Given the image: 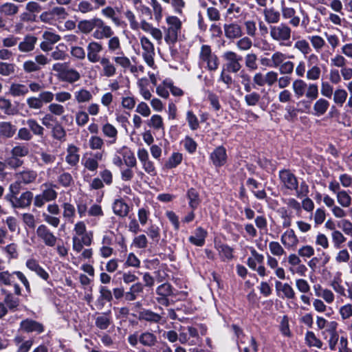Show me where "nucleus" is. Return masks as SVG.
Instances as JSON below:
<instances>
[{
	"instance_id": "1",
	"label": "nucleus",
	"mask_w": 352,
	"mask_h": 352,
	"mask_svg": "<svg viewBox=\"0 0 352 352\" xmlns=\"http://www.w3.org/2000/svg\"><path fill=\"white\" fill-rule=\"evenodd\" d=\"M299 10L302 16V20L300 22V18L297 15L296 10L285 4V1L280 3V13L283 19L288 21V24L293 28H297L301 24L303 27H307L309 23L308 14L300 6Z\"/></svg>"
},
{
	"instance_id": "2",
	"label": "nucleus",
	"mask_w": 352,
	"mask_h": 352,
	"mask_svg": "<svg viewBox=\"0 0 352 352\" xmlns=\"http://www.w3.org/2000/svg\"><path fill=\"white\" fill-rule=\"evenodd\" d=\"M220 62L217 55L212 52L209 45H202L198 57L199 67L206 69L209 72H215L218 69Z\"/></svg>"
},
{
	"instance_id": "3",
	"label": "nucleus",
	"mask_w": 352,
	"mask_h": 352,
	"mask_svg": "<svg viewBox=\"0 0 352 352\" xmlns=\"http://www.w3.org/2000/svg\"><path fill=\"white\" fill-rule=\"evenodd\" d=\"M292 89L297 98L305 96L310 102L317 99L319 96L318 86L317 84L307 83L302 79H296L293 81Z\"/></svg>"
},
{
	"instance_id": "4",
	"label": "nucleus",
	"mask_w": 352,
	"mask_h": 352,
	"mask_svg": "<svg viewBox=\"0 0 352 352\" xmlns=\"http://www.w3.org/2000/svg\"><path fill=\"white\" fill-rule=\"evenodd\" d=\"M166 25L162 27L165 42L170 45L175 44L178 39L182 29V21L175 16H168L166 18Z\"/></svg>"
},
{
	"instance_id": "5",
	"label": "nucleus",
	"mask_w": 352,
	"mask_h": 352,
	"mask_svg": "<svg viewBox=\"0 0 352 352\" xmlns=\"http://www.w3.org/2000/svg\"><path fill=\"white\" fill-rule=\"evenodd\" d=\"M270 35L272 40L279 43L280 45H291L292 28L285 23L270 25Z\"/></svg>"
},
{
	"instance_id": "6",
	"label": "nucleus",
	"mask_w": 352,
	"mask_h": 352,
	"mask_svg": "<svg viewBox=\"0 0 352 352\" xmlns=\"http://www.w3.org/2000/svg\"><path fill=\"white\" fill-rule=\"evenodd\" d=\"M246 248L250 252L246 265L250 269L256 272L260 276H267L266 268L264 266V255L258 253L253 246H247Z\"/></svg>"
},
{
	"instance_id": "7",
	"label": "nucleus",
	"mask_w": 352,
	"mask_h": 352,
	"mask_svg": "<svg viewBox=\"0 0 352 352\" xmlns=\"http://www.w3.org/2000/svg\"><path fill=\"white\" fill-rule=\"evenodd\" d=\"M56 184L44 183L41 185V193L35 196L34 205L37 208L43 207L46 202L56 200L58 192L55 190Z\"/></svg>"
},
{
	"instance_id": "8",
	"label": "nucleus",
	"mask_w": 352,
	"mask_h": 352,
	"mask_svg": "<svg viewBox=\"0 0 352 352\" xmlns=\"http://www.w3.org/2000/svg\"><path fill=\"white\" fill-rule=\"evenodd\" d=\"M67 16L66 10L63 7H54L51 10L43 12L40 16L41 21L50 25H55L57 22L62 21Z\"/></svg>"
},
{
	"instance_id": "9",
	"label": "nucleus",
	"mask_w": 352,
	"mask_h": 352,
	"mask_svg": "<svg viewBox=\"0 0 352 352\" xmlns=\"http://www.w3.org/2000/svg\"><path fill=\"white\" fill-rule=\"evenodd\" d=\"M222 58L225 60V69L232 74L239 72L242 68L243 57L236 52L228 50L223 52Z\"/></svg>"
},
{
	"instance_id": "10",
	"label": "nucleus",
	"mask_w": 352,
	"mask_h": 352,
	"mask_svg": "<svg viewBox=\"0 0 352 352\" xmlns=\"http://www.w3.org/2000/svg\"><path fill=\"white\" fill-rule=\"evenodd\" d=\"M140 43L142 50V56L150 67H153L155 65V47L153 43L145 36L140 37Z\"/></svg>"
},
{
	"instance_id": "11",
	"label": "nucleus",
	"mask_w": 352,
	"mask_h": 352,
	"mask_svg": "<svg viewBox=\"0 0 352 352\" xmlns=\"http://www.w3.org/2000/svg\"><path fill=\"white\" fill-rule=\"evenodd\" d=\"M114 34L112 28L107 25L102 19L98 17L95 30L91 34L93 38L97 41L111 37Z\"/></svg>"
},
{
	"instance_id": "12",
	"label": "nucleus",
	"mask_w": 352,
	"mask_h": 352,
	"mask_svg": "<svg viewBox=\"0 0 352 352\" xmlns=\"http://www.w3.org/2000/svg\"><path fill=\"white\" fill-rule=\"evenodd\" d=\"M38 238L47 247H54L58 238L45 224H41L36 230Z\"/></svg>"
},
{
	"instance_id": "13",
	"label": "nucleus",
	"mask_w": 352,
	"mask_h": 352,
	"mask_svg": "<svg viewBox=\"0 0 352 352\" xmlns=\"http://www.w3.org/2000/svg\"><path fill=\"white\" fill-rule=\"evenodd\" d=\"M278 177L283 188L288 190H297L298 182L296 177L288 169L279 170Z\"/></svg>"
},
{
	"instance_id": "14",
	"label": "nucleus",
	"mask_w": 352,
	"mask_h": 352,
	"mask_svg": "<svg viewBox=\"0 0 352 352\" xmlns=\"http://www.w3.org/2000/svg\"><path fill=\"white\" fill-rule=\"evenodd\" d=\"M137 156L142 164L144 170L151 176L157 174L156 168L153 162L150 160L148 151L144 148H139L137 151Z\"/></svg>"
},
{
	"instance_id": "15",
	"label": "nucleus",
	"mask_w": 352,
	"mask_h": 352,
	"mask_svg": "<svg viewBox=\"0 0 352 352\" xmlns=\"http://www.w3.org/2000/svg\"><path fill=\"white\" fill-rule=\"evenodd\" d=\"M87 58L91 63H98L102 57L101 53L104 50L102 44L98 41H91L87 45Z\"/></svg>"
},
{
	"instance_id": "16",
	"label": "nucleus",
	"mask_w": 352,
	"mask_h": 352,
	"mask_svg": "<svg viewBox=\"0 0 352 352\" xmlns=\"http://www.w3.org/2000/svg\"><path fill=\"white\" fill-rule=\"evenodd\" d=\"M209 158L216 168L223 166L226 164L228 159L226 148L223 146H217L210 153Z\"/></svg>"
},
{
	"instance_id": "17",
	"label": "nucleus",
	"mask_w": 352,
	"mask_h": 352,
	"mask_svg": "<svg viewBox=\"0 0 352 352\" xmlns=\"http://www.w3.org/2000/svg\"><path fill=\"white\" fill-rule=\"evenodd\" d=\"M280 241L286 249L294 250L299 243V239L292 229H287L280 237Z\"/></svg>"
},
{
	"instance_id": "18",
	"label": "nucleus",
	"mask_w": 352,
	"mask_h": 352,
	"mask_svg": "<svg viewBox=\"0 0 352 352\" xmlns=\"http://www.w3.org/2000/svg\"><path fill=\"white\" fill-rule=\"evenodd\" d=\"M223 31L225 36L229 40L239 38L243 34L241 26L236 22L225 23Z\"/></svg>"
},
{
	"instance_id": "19",
	"label": "nucleus",
	"mask_w": 352,
	"mask_h": 352,
	"mask_svg": "<svg viewBox=\"0 0 352 352\" xmlns=\"http://www.w3.org/2000/svg\"><path fill=\"white\" fill-rule=\"evenodd\" d=\"M20 328L26 333L35 332L36 333H41L44 331L43 325L32 319H25L20 322Z\"/></svg>"
},
{
	"instance_id": "20",
	"label": "nucleus",
	"mask_w": 352,
	"mask_h": 352,
	"mask_svg": "<svg viewBox=\"0 0 352 352\" xmlns=\"http://www.w3.org/2000/svg\"><path fill=\"white\" fill-rule=\"evenodd\" d=\"M33 193L30 191L23 192L19 197H16L10 201L14 208H24L30 206Z\"/></svg>"
},
{
	"instance_id": "21",
	"label": "nucleus",
	"mask_w": 352,
	"mask_h": 352,
	"mask_svg": "<svg viewBox=\"0 0 352 352\" xmlns=\"http://www.w3.org/2000/svg\"><path fill=\"white\" fill-rule=\"evenodd\" d=\"M338 323L336 321H331L329 324V329L326 330L327 335L326 338L331 350H335L339 340V336L336 331Z\"/></svg>"
},
{
	"instance_id": "22",
	"label": "nucleus",
	"mask_w": 352,
	"mask_h": 352,
	"mask_svg": "<svg viewBox=\"0 0 352 352\" xmlns=\"http://www.w3.org/2000/svg\"><path fill=\"white\" fill-rule=\"evenodd\" d=\"M313 104L312 115L316 117L324 116L330 107L329 102L324 98H318Z\"/></svg>"
},
{
	"instance_id": "23",
	"label": "nucleus",
	"mask_w": 352,
	"mask_h": 352,
	"mask_svg": "<svg viewBox=\"0 0 352 352\" xmlns=\"http://www.w3.org/2000/svg\"><path fill=\"white\" fill-rule=\"evenodd\" d=\"M25 266L32 272H35L42 279L45 280H47L49 279V274L39 265L37 260L34 258H28L26 261Z\"/></svg>"
},
{
	"instance_id": "24",
	"label": "nucleus",
	"mask_w": 352,
	"mask_h": 352,
	"mask_svg": "<svg viewBox=\"0 0 352 352\" xmlns=\"http://www.w3.org/2000/svg\"><path fill=\"white\" fill-rule=\"evenodd\" d=\"M79 148L74 144H69L65 156L66 162L71 166H76L80 160Z\"/></svg>"
},
{
	"instance_id": "25",
	"label": "nucleus",
	"mask_w": 352,
	"mask_h": 352,
	"mask_svg": "<svg viewBox=\"0 0 352 352\" xmlns=\"http://www.w3.org/2000/svg\"><path fill=\"white\" fill-rule=\"evenodd\" d=\"M122 158L125 165L129 168H133L137 165V160L134 153L127 147L123 146L117 151Z\"/></svg>"
},
{
	"instance_id": "26",
	"label": "nucleus",
	"mask_w": 352,
	"mask_h": 352,
	"mask_svg": "<svg viewBox=\"0 0 352 352\" xmlns=\"http://www.w3.org/2000/svg\"><path fill=\"white\" fill-rule=\"evenodd\" d=\"M97 19L98 17H93L89 19H82L78 21L77 24L78 31L84 34H92L95 30Z\"/></svg>"
},
{
	"instance_id": "27",
	"label": "nucleus",
	"mask_w": 352,
	"mask_h": 352,
	"mask_svg": "<svg viewBox=\"0 0 352 352\" xmlns=\"http://www.w3.org/2000/svg\"><path fill=\"white\" fill-rule=\"evenodd\" d=\"M37 42V38L32 34L26 35L18 45V49L21 52H30L34 50Z\"/></svg>"
},
{
	"instance_id": "28",
	"label": "nucleus",
	"mask_w": 352,
	"mask_h": 352,
	"mask_svg": "<svg viewBox=\"0 0 352 352\" xmlns=\"http://www.w3.org/2000/svg\"><path fill=\"white\" fill-rule=\"evenodd\" d=\"M100 296L96 301L97 309H102L106 302H111L113 299L111 292L105 286H101L99 289Z\"/></svg>"
},
{
	"instance_id": "29",
	"label": "nucleus",
	"mask_w": 352,
	"mask_h": 352,
	"mask_svg": "<svg viewBox=\"0 0 352 352\" xmlns=\"http://www.w3.org/2000/svg\"><path fill=\"white\" fill-rule=\"evenodd\" d=\"M208 232L206 230L201 227H199L195 229L194 235L189 237V241L198 247H201L205 244L206 238Z\"/></svg>"
},
{
	"instance_id": "30",
	"label": "nucleus",
	"mask_w": 352,
	"mask_h": 352,
	"mask_svg": "<svg viewBox=\"0 0 352 352\" xmlns=\"http://www.w3.org/2000/svg\"><path fill=\"white\" fill-rule=\"evenodd\" d=\"M275 286L276 290L282 293L280 296L281 298L294 299L296 297L295 292L289 283H282L280 281H276Z\"/></svg>"
},
{
	"instance_id": "31",
	"label": "nucleus",
	"mask_w": 352,
	"mask_h": 352,
	"mask_svg": "<svg viewBox=\"0 0 352 352\" xmlns=\"http://www.w3.org/2000/svg\"><path fill=\"white\" fill-rule=\"evenodd\" d=\"M98 63L102 67V73L104 76L109 78L116 75V67L108 57H102Z\"/></svg>"
},
{
	"instance_id": "32",
	"label": "nucleus",
	"mask_w": 352,
	"mask_h": 352,
	"mask_svg": "<svg viewBox=\"0 0 352 352\" xmlns=\"http://www.w3.org/2000/svg\"><path fill=\"white\" fill-rule=\"evenodd\" d=\"M102 132L104 137L109 139V144L116 143L118 131L117 129L111 124L107 122L102 126Z\"/></svg>"
},
{
	"instance_id": "33",
	"label": "nucleus",
	"mask_w": 352,
	"mask_h": 352,
	"mask_svg": "<svg viewBox=\"0 0 352 352\" xmlns=\"http://www.w3.org/2000/svg\"><path fill=\"white\" fill-rule=\"evenodd\" d=\"M112 208L114 214L121 217L127 216L129 211L128 204L122 199H116L113 203Z\"/></svg>"
},
{
	"instance_id": "34",
	"label": "nucleus",
	"mask_w": 352,
	"mask_h": 352,
	"mask_svg": "<svg viewBox=\"0 0 352 352\" xmlns=\"http://www.w3.org/2000/svg\"><path fill=\"white\" fill-rule=\"evenodd\" d=\"M277 213L283 220V227L285 228H289L292 225V219L294 217L293 212L286 207H280L277 210Z\"/></svg>"
},
{
	"instance_id": "35",
	"label": "nucleus",
	"mask_w": 352,
	"mask_h": 352,
	"mask_svg": "<svg viewBox=\"0 0 352 352\" xmlns=\"http://www.w3.org/2000/svg\"><path fill=\"white\" fill-rule=\"evenodd\" d=\"M80 78V74L76 69L67 67L59 80L72 84L79 80Z\"/></svg>"
},
{
	"instance_id": "36",
	"label": "nucleus",
	"mask_w": 352,
	"mask_h": 352,
	"mask_svg": "<svg viewBox=\"0 0 352 352\" xmlns=\"http://www.w3.org/2000/svg\"><path fill=\"white\" fill-rule=\"evenodd\" d=\"M183 160V155L179 152L173 153L165 162L163 168L170 170L177 167Z\"/></svg>"
},
{
	"instance_id": "37",
	"label": "nucleus",
	"mask_w": 352,
	"mask_h": 352,
	"mask_svg": "<svg viewBox=\"0 0 352 352\" xmlns=\"http://www.w3.org/2000/svg\"><path fill=\"white\" fill-rule=\"evenodd\" d=\"M216 248L223 261H229L233 258V249L228 245L219 243L216 245Z\"/></svg>"
},
{
	"instance_id": "38",
	"label": "nucleus",
	"mask_w": 352,
	"mask_h": 352,
	"mask_svg": "<svg viewBox=\"0 0 352 352\" xmlns=\"http://www.w3.org/2000/svg\"><path fill=\"white\" fill-rule=\"evenodd\" d=\"M139 319L149 322L157 323L161 320L162 316L150 309H144L139 313Z\"/></svg>"
},
{
	"instance_id": "39",
	"label": "nucleus",
	"mask_w": 352,
	"mask_h": 352,
	"mask_svg": "<svg viewBox=\"0 0 352 352\" xmlns=\"http://www.w3.org/2000/svg\"><path fill=\"white\" fill-rule=\"evenodd\" d=\"M263 14L267 23H278L280 21V13L274 8H265Z\"/></svg>"
},
{
	"instance_id": "40",
	"label": "nucleus",
	"mask_w": 352,
	"mask_h": 352,
	"mask_svg": "<svg viewBox=\"0 0 352 352\" xmlns=\"http://www.w3.org/2000/svg\"><path fill=\"white\" fill-rule=\"evenodd\" d=\"M28 92L29 88L24 84L12 83L9 88V94L13 97L24 96Z\"/></svg>"
},
{
	"instance_id": "41",
	"label": "nucleus",
	"mask_w": 352,
	"mask_h": 352,
	"mask_svg": "<svg viewBox=\"0 0 352 352\" xmlns=\"http://www.w3.org/2000/svg\"><path fill=\"white\" fill-rule=\"evenodd\" d=\"M157 342V336L151 332L144 331L140 334V343L144 346L152 347Z\"/></svg>"
},
{
	"instance_id": "42",
	"label": "nucleus",
	"mask_w": 352,
	"mask_h": 352,
	"mask_svg": "<svg viewBox=\"0 0 352 352\" xmlns=\"http://www.w3.org/2000/svg\"><path fill=\"white\" fill-rule=\"evenodd\" d=\"M74 96L76 102L78 104L89 102L93 98L91 93L85 88L76 91L74 93Z\"/></svg>"
},
{
	"instance_id": "43",
	"label": "nucleus",
	"mask_w": 352,
	"mask_h": 352,
	"mask_svg": "<svg viewBox=\"0 0 352 352\" xmlns=\"http://www.w3.org/2000/svg\"><path fill=\"white\" fill-rule=\"evenodd\" d=\"M108 41L107 43L108 51L110 53L119 54L122 51L120 39L118 36L114 34L111 37H107Z\"/></svg>"
},
{
	"instance_id": "44",
	"label": "nucleus",
	"mask_w": 352,
	"mask_h": 352,
	"mask_svg": "<svg viewBox=\"0 0 352 352\" xmlns=\"http://www.w3.org/2000/svg\"><path fill=\"white\" fill-rule=\"evenodd\" d=\"M111 322V311L105 312L96 318V326L101 329H107Z\"/></svg>"
},
{
	"instance_id": "45",
	"label": "nucleus",
	"mask_w": 352,
	"mask_h": 352,
	"mask_svg": "<svg viewBox=\"0 0 352 352\" xmlns=\"http://www.w3.org/2000/svg\"><path fill=\"white\" fill-rule=\"evenodd\" d=\"M63 217L69 222H73L76 217V208L73 204L65 202L61 205Z\"/></svg>"
},
{
	"instance_id": "46",
	"label": "nucleus",
	"mask_w": 352,
	"mask_h": 352,
	"mask_svg": "<svg viewBox=\"0 0 352 352\" xmlns=\"http://www.w3.org/2000/svg\"><path fill=\"white\" fill-rule=\"evenodd\" d=\"M98 10L96 6H94L93 3L88 0H81L77 5L76 12L82 14H87L93 12Z\"/></svg>"
},
{
	"instance_id": "47",
	"label": "nucleus",
	"mask_w": 352,
	"mask_h": 352,
	"mask_svg": "<svg viewBox=\"0 0 352 352\" xmlns=\"http://www.w3.org/2000/svg\"><path fill=\"white\" fill-rule=\"evenodd\" d=\"M332 96L333 102L336 104L342 107L347 99L348 93L346 90L343 88H337L334 91Z\"/></svg>"
},
{
	"instance_id": "48",
	"label": "nucleus",
	"mask_w": 352,
	"mask_h": 352,
	"mask_svg": "<svg viewBox=\"0 0 352 352\" xmlns=\"http://www.w3.org/2000/svg\"><path fill=\"white\" fill-rule=\"evenodd\" d=\"M19 12V6L14 3L6 2L0 6V13L7 16H12Z\"/></svg>"
},
{
	"instance_id": "49",
	"label": "nucleus",
	"mask_w": 352,
	"mask_h": 352,
	"mask_svg": "<svg viewBox=\"0 0 352 352\" xmlns=\"http://www.w3.org/2000/svg\"><path fill=\"white\" fill-rule=\"evenodd\" d=\"M294 48L302 54L303 56H306L311 52V48L309 42L303 38L297 40L294 43Z\"/></svg>"
},
{
	"instance_id": "50",
	"label": "nucleus",
	"mask_w": 352,
	"mask_h": 352,
	"mask_svg": "<svg viewBox=\"0 0 352 352\" xmlns=\"http://www.w3.org/2000/svg\"><path fill=\"white\" fill-rule=\"evenodd\" d=\"M187 197L189 200V206L192 210H195L200 203L198 192L195 188H190L187 192Z\"/></svg>"
},
{
	"instance_id": "51",
	"label": "nucleus",
	"mask_w": 352,
	"mask_h": 352,
	"mask_svg": "<svg viewBox=\"0 0 352 352\" xmlns=\"http://www.w3.org/2000/svg\"><path fill=\"white\" fill-rule=\"evenodd\" d=\"M26 124L33 134L38 136H43L44 134V128L34 119L27 120Z\"/></svg>"
},
{
	"instance_id": "52",
	"label": "nucleus",
	"mask_w": 352,
	"mask_h": 352,
	"mask_svg": "<svg viewBox=\"0 0 352 352\" xmlns=\"http://www.w3.org/2000/svg\"><path fill=\"white\" fill-rule=\"evenodd\" d=\"M16 127L10 122H0V134L6 138H11L16 132Z\"/></svg>"
},
{
	"instance_id": "53",
	"label": "nucleus",
	"mask_w": 352,
	"mask_h": 352,
	"mask_svg": "<svg viewBox=\"0 0 352 352\" xmlns=\"http://www.w3.org/2000/svg\"><path fill=\"white\" fill-rule=\"evenodd\" d=\"M124 16L127 19L129 27L132 30L137 31L140 29L139 22L137 20L135 14L131 10H126L124 12Z\"/></svg>"
},
{
	"instance_id": "54",
	"label": "nucleus",
	"mask_w": 352,
	"mask_h": 352,
	"mask_svg": "<svg viewBox=\"0 0 352 352\" xmlns=\"http://www.w3.org/2000/svg\"><path fill=\"white\" fill-rule=\"evenodd\" d=\"M331 237L333 247L336 249H340L342 246V244L346 241V238L340 230L332 232L331 234Z\"/></svg>"
},
{
	"instance_id": "55",
	"label": "nucleus",
	"mask_w": 352,
	"mask_h": 352,
	"mask_svg": "<svg viewBox=\"0 0 352 352\" xmlns=\"http://www.w3.org/2000/svg\"><path fill=\"white\" fill-rule=\"evenodd\" d=\"M235 46L239 51H248L252 46V41L248 36H241L235 42Z\"/></svg>"
},
{
	"instance_id": "56",
	"label": "nucleus",
	"mask_w": 352,
	"mask_h": 352,
	"mask_svg": "<svg viewBox=\"0 0 352 352\" xmlns=\"http://www.w3.org/2000/svg\"><path fill=\"white\" fill-rule=\"evenodd\" d=\"M336 199L338 203L343 208H349L351 204L352 199L346 190H342L341 192H339L336 195Z\"/></svg>"
},
{
	"instance_id": "57",
	"label": "nucleus",
	"mask_w": 352,
	"mask_h": 352,
	"mask_svg": "<svg viewBox=\"0 0 352 352\" xmlns=\"http://www.w3.org/2000/svg\"><path fill=\"white\" fill-rule=\"evenodd\" d=\"M257 55L254 53H248L245 56V65L250 71L258 69Z\"/></svg>"
},
{
	"instance_id": "58",
	"label": "nucleus",
	"mask_w": 352,
	"mask_h": 352,
	"mask_svg": "<svg viewBox=\"0 0 352 352\" xmlns=\"http://www.w3.org/2000/svg\"><path fill=\"white\" fill-rule=\"evenodd\" d=\"M332 83L329 81L322 80L320 84V94L326 98H331L334 93Z\"/></svg>"
},
{
	"instance_id": "59",
	"label": "nucleus",
	"mask_w": 352,
	"mask_h": 352,
	"mask_svg": "<svg viewBox=\"0 0 352 352\" xmlns=\"http://www.w3.org/2000/svg\"><path fill=\"white\" fill-rule=\"evenodd\" d=\"M228 8L226 10V16H230L231 19H238L243 16V12L241 8L234 3H229Z\"/></svg>"
},
{
	"instance_id": "60",
	"label": "nucleus",
	"mask_w": 352,
	"mask_h": 352,
	"mask_svg": "<svg viewBox=\"0 0 352 352\" xmlns=\"http://www.w3.org/2000/svg\"><path fill=\"white\" fill-rule=\"evenodd\" d=\"M308 38L311 46L317 52H320L325 45V41L319 35H312L309 36Z\"/></svg>"
},
{
	"instance_id": "61",
	"label": "nucleus",
	"mask_w": 352,
	"mask_h": 352,
	"mask_svg": "<svg viewBox=\"0 0 352 352\" xmlns=\"http://www.w3.org/2000/svg\"><path fill=\"white\" fill-rule=\"evenodd\" d=\"M52 135L54 139L63 141L66 137V131L60 124L56 123L52 128Z\"/></svg>"
},
{
	"instance_id": "62",
	"label": "nucleus",
	"mask_w": 352,
	"mask_h": 352,
	"mask_svg": "<svg viewBox=\"0 0 352 352\" xmlns=\"http://www.w3.org/2000/svg\"><path fill=\"white\" fill-rule=\"evenodd\" d=\"M269 250L271 255L280 257L286 254V252L282 245L277 241H271L269 243Z\"/></svg>"
},
{
	"instance_id": "63",
	"label": "nucleus",
	"mask_w": 352,
	"mask_h": 352,
	"mask_svg": "<svg viewBox=\"0 0 352 352\" xmlns=\"http://www.w3.org/2000/svg\"><path fill=\"white\" fill-rule=\"evenodd\" d=\"M58 183L63 187L68 188L74 184L72 175L67 172H63L58 177Z\"/></svg>"
},
{
	"instance_id": "64",
	"label": "nucleus",
	"mask_w": 352,
	"mask_h": 352,
	"mask_svg": "<svg viewBox=\"0 0 352 352\" xmlns=\"http://www.w3.org/2000/svg\"><path fill=\"white\" fill-rule=\"evenodd\" d=\"M272 63L273 68L279 67L287 59V55L282 52L276 51L272 55Z\"/></svg>"
}]
</instances>
